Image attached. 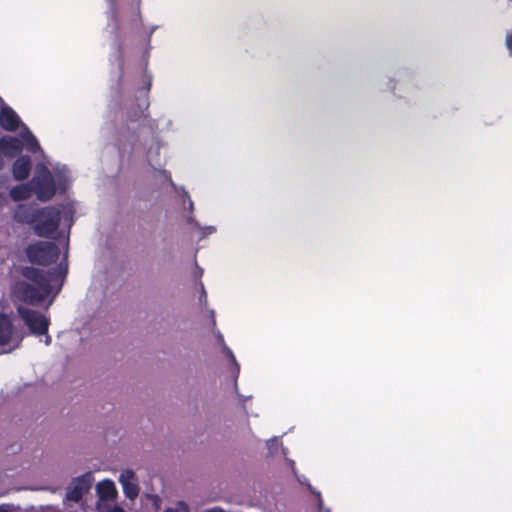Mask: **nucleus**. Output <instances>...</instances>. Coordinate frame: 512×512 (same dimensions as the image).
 <instances>
[{"label":"nucleus","instance_id":"nucleus-9","mask_svg":"<svg viewBox=\"0 0 512 512\" xmlns=\"http://www.w3.org/2000/svg\"><path fill=\"white\" fill-rule=\"evenodd\" d=\"M221 350L229 362L228 369H229L230 375L233 380V387H234L236 396L239 400V404L241 405L243 410L246 412L245 401H246V399H249L250 396L245 397L238 390V377L240 374V364L236 360V357H235L233 351L226 344H223V346L221 347Z\"/></svg>","mask_w":512,"mask_h":512},{"label":"nucleus","instance_id":"nucleus-36","mask_svg":"<svg viewBox=\"0 0 512 512\" xmlns=\"http://www.w3.org/2000/svg\"><path fill=\"white\" fill-rule=\"evenodd\" d=\"M0 512H11L9 505H0Z\"/></svg>","mask_w":512,"mask_h":512},{"label":"nucleus","instance_id":"nucleus-35","mask_svg":"<svg viewBox=\"0 0 512 512\" xmlns=\"http://www.w3.org/2000/svg\"><path fill=\"white\" fill-rule=\"evenodd\" d=\"M149 124H150V129L152 130V132L154 131L155 128H158V123L157 121L155 120H148Z\"/></svg>","mask_w":512,"mask_h":512},{"label":"nucleus","instance_id":"nucleus-39","mask_svg":"<svg viewBox=\"0 0 512 512\" xmlns=\"http://www.w3.org/2000/svg\"><path fill=\"white\" fill-rule=\"evenodd\" d=\"M110 512H125V510L122 507L115 506L111 509Z\"/></svg>","mask_w":512,"mask_h":512},{"label":"nucleus","instance_id":"nucleus-33","mask_svg":"<svg viewBox=\"0 0 512 512\" xmlns=\"http://www.w3.org/2000/svg\"><path fill=\"white\" fill-rule=\"evenodd\" d=\"M506 46L509 51V55L512 56V32L506 36Z\"/></svg>","mask_w":512,"mask_h":512},{"label":"nucleus","instance_id":"nucleus-10","mask_svg":"<svg viewBox=\"0 0 512 512\" xmlns=\"http://www.w3.org/2000/svg\"><path fill=\"white\" fill-rule=\"evenodd\" d=\"M118 480L122 485L124 495L130 500H135L139 495L135 472L131 469H125L120 473Z\"/></svg>","mask_w":512,"mask_h":512},{"label":"nucleus","instance_id":"nucleus-27","mask_svg":"<svg viewBox=\"0 0 512 512\" xmlns=\"http://www.w3.org/2000/svg\"><path fill=\"white\" fill-rule=\"evenodd\" d=\"M178 510L180 511H184V512H189V508H188V505L186 504L185 501H178L177 502V509H174V508H171V507H167L164 509L163 512H178Z\"/></svg>","mask_w":512,"mask_h":512},{"label":"nucleus","instance_id":"nucleus-21","mask_svg":"<svg viewBox=\"0 0 512 512\" xmlns=\"http://www.w3.org/2000/svg\"><path fill=\"white\" fill-rule=\"evenodd\" d=\"M131 1H132V4H131L130 29H131V31H134L139 26L142 25L141 12H140L141 0H131Z\"/></svg>","mask_w":512,"mask_h":512},{"label":"nucleus","instance_id":"nucleus-28","mask_svg":"<svg viewBox=\"0 0 512 512\" xmlns=\"http://www.w3.org/2000/svg\"><path fill=\"white\" fill-rule=\"evenodd\" d=\"M158 27H159L158 25H151L145 31V41L149 48H150L151 37H152L153 33L158 29Z\"/></svg>","mask_w":512,"mask_h":512},{"label":"nucleus","instance_id":"nucleus-2","mask_svg":"<svg viewBox=\"0 0 512 512\" xmlns=\"http://www.w3.org/2000/svg\"><path fill=\"white\" fill-rule=\"evenodd\" d=\"M20 273L31 283L24 280L16 281L12 286L13 296L21 302L38 305L49 296L54 284H57L55 294L60 292L68 273V264L66 261H61L56 267L46 271L33 266H24L20 268Z\"/></svg>","mask_w":512,"mask_h":512},{"label":"nucleus","instance_id":"nucleus-38","mask_svg":"<svg viewBox=\"0 0 512 512\" xmlns=\"http://www.w3.org/2000/svg\"><path fill=\"white\" fill-rule=\"evenodd\" d=\"M205 512H224V510L220 507H214V508L207 509Z\"/></svg>","mask_w":512,"mask_h":512},{"label":"nucleus","instance_id":"nucleus-1","mask_svg":"<svg viewBox=\"0 0 512 512\" xmlns=\"http://www.w3.org/2000/svg\"><path fill=\"white\" fill-rule=\"evenodd\" d=\"M128 47L129 44H126L122 48L113 49L109 57L111 74L116 77L108 105L114 118L103 131L114 130L113 145L121 163L145 158L151 168L161 166L160 150L163 142L154 135L149 138L144 136L152 75L147 71L146 63L137 66L126 63Z\"/></svg>","mask_w":512,"mask_h":512},{"label":"nucleus","instance_id":"nucleus-5","mask_svg":"<svg viewBox=\"0 0 512 512\" xmlns=\"http://www.w3.org/2000/svg\"><path fill=\"white\" fill-rule=\"evenodd\" d=\"M26 256L32 264L48 266L55 263L60 255L59 247L48 241H37L29 244L25 249Z\"/></svg>","mask_w":512,"mask_h":512},{"label":"nucleus","instance_id":"nucleus-29","mask_svg":"<svg viewBox=\"0 0 512 512\" xmlns=\"http://www.w3.org/2000/svg\"><path fill=\"white\" fill-rule=\"evenodd\" d=\"M212 332H213V334L216 338V341L220 347H222L223 344H226L222 333L216 327L212 328Z\"/></svg>","mask_w":512,"mask_h":512},{"label":"nucleus","instance_id":"nucleus-18","mask_svg":"<svg viewBox=\"0 0 512 512\" xmlns=\"http://www.w3.org/2000/svg\"><path fill=\"white\" fill-rule=\"evenodd\" d=\"M96 492L102 500H113L117 495L115 483L110 479L100 481L96 485Z\"/></svg>","mask_w":512,"mask_h":512},{"label":"nucleus","instance_id":"nucleus-32","mask_svg":"<svg viewBox=\"0 0 512 512\" xmlns=\"http://www.w3.org/2000/svg\"><path fill=\"white\" fill-rule=\"evenodd\" d=\"M208 316L210 318V325L211 328H215L216 326V319H215V311L214 309H207Z\"/></svg>","mask_w":512,"mask_h":512},{"label":"nucleus","instance_id":"nucleus-24","mask_svg":"<svg viewBox=\"0 0 512 512\" xmlns=\"http://www.w3.org/2000/svg\"><path fill=\"white\" fill-rule=\"evenodd\" d=\"M313 496L315 498V507L317 512H331L330 508L324 506L321 492H317Z\"/></svg>","mask_w":512,"mask_h":512},{"label":"nucleus","instance_id":"nucleus-11","mask_svg":"<svg viewBox=\"0 0 512 512\" xmlns=\"http://www.w3.org/2000/svg\"><path fill=\"white\" fill-rule=\"evenodd\" d=\"M0 108V126L6 131H16L22 128V121L18 114L7 104L1 102Z\"/></svg>","mask_w":512,"mask_h":512},{"label":"nucleus","instance_id":"nucleus-31","mask_svg":"<svg viewBox=\"0 0 512 512\" xmlns=\"http://www.w3.org/2000/svg\"><path fill=\"white\" fill-rule=\"evenodd\" d=\"M404 84H405L404 79H402V78H401V79H398V80L396 81V83L391 87V89H392L393 93H394L395 95H397L396 90H397V89H399V90H400V89H401V87H402ZM398 96H399V97H402V95H401V94H398Z\"/></svg>","mask_w":512,"mask_h":512},{"label":"nucleus","instance_id":"nucleus-17","mask_svg":"<svg viewBox=\"0 0 512 512\" xmlns=\"http://www.w3.org/2000/svg\"><path fill=\"white\" fill-rule=\"evenodd\" d=\"M151 179L156 186L155 192L158 194L166 185H169L172 189L176 186L170 172L166 169L152 167Z\"/></svg>","mask_w":512,"mask_h":512},{"label":"nucleus","instance_id":"nucleus-26","mask_svg":"<svg viewBox=\"0 0 512 512\" xmlns=\"http://www.w3.org/2000/svg\"><path fill=\"white\" fill-rule=\"evenodd\" d=\"M198 285H199V288H200L199 296H198V301H199V303L201 305L206 306L207 305V293H206L204 284H203L202 281H199Z\"/></svg>","mask_w":512,"mask_h":512},{"label":"nucleus","instance_id":"nucleus-3","mask_svg":"<svg viewBox=\"0 0 512 512\" xmlns=\"http://www.w3.org/2000/svg\"><path fill=\"white\" fill-rule=\"evenodd\" d=\"M34 193L37 199L43 202L49 201L58 192L66 193L71 184V174L67 165L56 163L50 170L45 164L36 166V175L33 177Z\"/></svg>","mask_w":512,"mask_h":512},{"label":"nucleus","instance_id":"nucleus-42","mask_svg":"<svg viewBox=\"0 0 512 512\" xmlns=\"http://www.w3.org/2000/svg\"><path fill=\"white\" fill-rule=\"evenodd\" d=\"M0 102H3L2 98L0 97Z\"/></svg>","mask_w":512,"mask_h":512},{"label":"nucleus","instance_id":"nucleus-25","mask_svg":"<svg viewBox=\"0 0 512 512\" xmlns=\"http://www.w3.org/2000/svg\"><path fill=\"white\" fill-rule=\"evenodd\" d=\"M158 121H163L162 127L160 128V131L162 132H174L176 131V128L174 127L173 120L169 118H159Z\"/></svg>","mask_w":512,"mask_h":512},{"label":"nucleus","instance_id":"nucleus-8","mask_svg":"<svg viewBox=\"0 0 512 512\" xmlns=\"http://www.w3.org/2000/svg\"><path fill=\"white\" fill-rule=\"evenodd\" d=\"M93 481L94 478L91 472L74 477L71 485L67 488L65 499L75 503L80 502L83 496L90 490Z\"/></svg>","mask_w":512,"mask_h":512},{"label":"nucleus","instance_id":"nucleus-34","mask_svg":"<svg viewBox=\"0 0 512 512\" xmlns=\"http://www.w3.org/2000/svg\"><path fill=\"white\" fill-rule=\"evenodd\" d=\"M285 459H286V462L288 463V465L291 467L292 473L296 474L297 470H296V467H295V462L292 459H289V458H285Z\"/></svg>","mask_w":512,"mask_h":512},{"label":"nucleus","instance_id":"nucleus-37","mask_svg":"<svg viewBox=\"0 0 512 512\" xmlns=\"http://www.w3.org/2000/svg\"><path fill=\"white\" fill-rule=\"evenodd\" d=\"M45 336V339H44V343L45 345H50L51 344V337L49 336L48 332H46V334H43Z\"/></svg>","mask_w":512,"mask_h":512},{"label":"nucleus","instance_id":"nucleus-7","mask_svg":"<svg viewBox=\"0 0 512 512\" xmlns=\"http://www.w3.org/2000/svg\"><path fill=\"white\" fill-rule=\"evenodd\" d=\"M21 341L22 337L16 333L15 327L9 316L4 313H0V346L5 347L9 345L7 349H3V352H11L15 348L19 347Z\"/></svg>","mask_w":512,"mask_h":512},{"label":"nucleus","instance_id":"nucleus-41","mask_svg":"<svg viewBox=\"0 0 512 512\" xmlns=\"http://www.w3.org/2000/svg\"><path fill=\"white\" fill-rule=\"evenodd\" d=\"M3 201V195L0 193V204L2 203Z\"/></svg>","mask_w":512,"mask_h":512},{"label":"nucleus","instance_id":"nucleus-30","mask_svg":"<svg viewBox=\"0 0 512 512\" xmlns=\"http://www.w3.org/2000/svg\"><path fill=\"white\" fill-rule=\"evenodd\" d=\"M203 273H204V270L203 268H201L197 262L195 261V270L193 272V276L195 279H198L199 281H201V277L203 276Z\"/></svg>","mask_w":512,"mask_h":512},{"label":"nucleus","instance_id":"nucleus-14","mask_svg":"<svg viewBox=\"0 0 512 512\" xmlns=\"http://www.w3.org/2000/svg\"><path fill=\"white\" fill-rule=\"evenodd\" d=\"M32 167V161L30 156L21 155L19 156L12 165V175L17 181H23L30 175Z\"/></svg>","mask_w":512,"mask_h":512},{"label":"nucleus","instance_id":"nucleus-16","mask_svg":"<svg viewBox=\"0 0 512 512\" xmlns=\"http://www.w3.org/2000/svg\"><path fill=\"white\" fill-rule=\"evenodd\" d=\"M19 138L23 141V148H26L27 151L30 153L39 152L41 155H44V151L42 150L38 139L25 124H22Z\"/></svg>","mask_w":512,"mask_h":512},{"label":"nucleus","instance_id":"nucleus-15","mask_svg":"<svg viewBox=\"0 0 512 512\" xmlns=\"http://www.w3.org/2000/svg\"><path fill=\"white\" fill-rule=\"evenodd\" d=\"M36 207L25 205V204H18L13 212V219L20 224H29L33 225L36 212Z\"/></svg>","mask_w":512,"mask_h":512},{"label":"nucleus","instance_id":"nucleus-12","mask_svg":"<svg viewBox=\"0 0 512 512\" xmlns=\"http://www.w3.org/2000/svg\"><path fill=\"white\" fill-rule=\"evenodd\" d=\"M173 191L175 192V202L182 210L184 218L194 215V202L185 187L176 185Z\"/></svg>","mask_w":512,"mask_h":512},{"label":"nucleus","instance_id":"nucleus-13","mask_svg":"<svg viewBox=\"0 0 512 512\" xmlns=\"http://www.w3.org/2000/svg\"><path fill=\"white\" fill-rule=\"evenodd\" d=\"M23 149V141L19 136H2L0 137V153L6 157H15Z\"/></svg>","mask_w":512,"mask_h":512},{"label":"nucleus","instance_id":"nucleus-20","mask_svg":"<svg viewBox=\"0 0 512 512\" xmlns=\"http://www.w3.org/2000/svg\"><path fill=\"white\" fill-rule=\"evenodd\" d=\"M32 190L26 184L16 185L11 188L9 195L14 201L26 200L31 196Z\"/></svg>","mask_w":512,"mask_h":512},{"label":"nucleus","instance_id":"nucleus-22","mask_svg":"<svg viewBox=\"0 0 512 512\" xmlns=\"http://www.w3.org/2000/svg\"><path fill=\"white\" fill-rule=\"evenodd\" d=\"M294 476L296 477L298 483L305 486L312 495H315V493L320 492L310 484L309 480L304 475H300L296 472Z\"/></svg>","mask_w":512,"mask_h":512},{"label":"nucleus","instance_id":"nucleus-19","mask_svg":"<svg viewBox=\"0 0 512 512\" xmlns=\"http://www.w3.org/2000/svg\"><path fill=\"white\" fill-rule=\"evenodd\" d=\"M186 223L188 225H190L192 228H195L198 230V232H199L198 241L199 242L202 241L203 239H205L206 237H208L209 235L214 234L217 231L216 226H213V225L202 226L197 221V219L195 218L194 215H190L189 217H186Z\"/></svg>","mask_w":512,"mask_h":512},{"label":"nucleus","instance_id":"nucleus-40","mask_svg":"<svg viewBox=\"0 0 512 512\" xmlns=\"http://www.w3.org/2000/svg\"><path fill=\"white\" fill-rule=\"evenodd\" d=\"M281 451H282V454L286 457V455L288 454V448L281 446Z\"/></svg>","mask_w":512,"mask_h":512},{"label":"nucleus","instance_id":"nucleus-23","mask_svg":"<svg viewBox=\"0 0 512 512\" xmlns=\"http://www.w3.org/2000/svg\"><path fill=\"white\" fill-rule=\"evenodd\" d=\"M268 455L273 456L279 448V438L274 436L266 441Z\"/></svg>","mask_w":512,"mask_h":512},{"label":"nucleus","instance_id":"nucleus-4","mask_svg":"<svg viewBox=\"0 0 512 512\" xmlns=\"http://www.w3.org/2000/svg\"><path fill=\"white\" fill-rule=\"evenodd\" d=\"M74 211L71 207H63L61 210L55 206H47L37 209L36 217L32 225L35 235L43 238H56V232L59 228L61 218L68 224V228L73 224Z\"/></svg>","mask_w":512,"mask_h":512},{"label":"nucleus","instance_id":"nucleus-6","mask_svg":"<svg viewBox=\"0 0 512 512\" xmlns=\"http://www.w3.org/2000/svg\"><path fill=\"white\" fill-rule=\"evenodd\" d=\"M18 312L31 334L42 336L48 332L50 321L42 313L28 308H18Z\"/></svg>","mask_w":512,"mask_h":512}]
</instances>
